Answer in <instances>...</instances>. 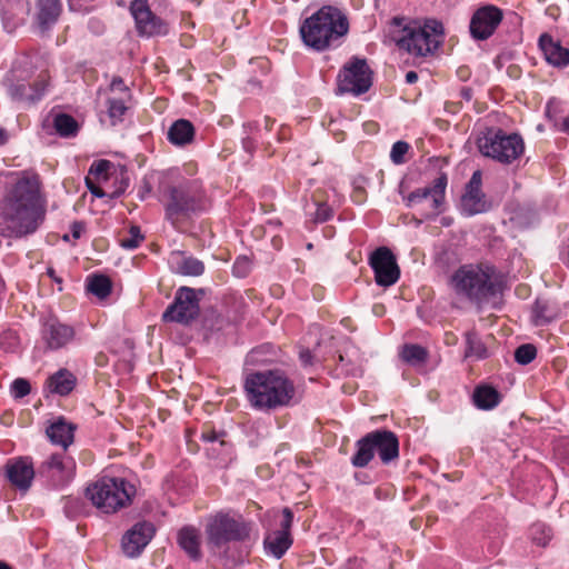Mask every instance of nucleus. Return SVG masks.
Returning <instances> with one entry per match:
<instances>
[{"mask_svg":"<svg viewBox=\"0 0 569 569\" xmlns=\"http://www.w3.org/2000/svg\"><path fill=\"white\" fill-rule=\"evenodd\" d=\"M473 403L481 410H491L500 402V393L490 386L477 387L473 391Z\"/></svg>","mask_w":569,"mask_h":569,"instance_id":"c85d7f7f","label":"nucleus"},{"mask_svg":"<svg viewBox=\"0 0 569 569\" xmlns=\"http://www.w3.org/2000/svg\"><path fill=\"white\" fill-rule=\"evenodd\" d=\"M111 281L107 276L93 274L88 278L87 289L100 299L108 297L111 292Z\"/></svg>","mask_w":569,"mask_h":569,"instance_id":"c9c22d12","label":"nucleus"},{"mask_svg":"<svg viewBox=\"0 0 569 569\" xmlns=\"http://www.w3.org/2000/svg\"><path fill=\"white\" fill-rule=\"evenodd\" d=\"M529 536L535 545L546 547L552 538V530L543 522H536L530 527Z\"/></svg>","mask_w":569,"mask_h":569,"instance_id":"58836bf2","label":"nucleus"},{"mask_svg":"<svg viewBox=\"0 0 569 569\" xmlns=\"http://www.w3.org/2000/svg\"><path fill=\"white\" fill-rule=\"evenodd\" d=\"M537 356V348L531 343L519 346L515 351V360L519 365H529Z\"/></svg>","mask_w":569,"mask_h":569,"instance_id":"79ce46f5","label":"nucleus"},{"mask_svg":"<svg viewBox=\"0 0 569 569\" xmlns=\"http://www.w3.org/2000/svg\"><path fill=\"white\" fill-rule=\"evenodd\" d=\"M82 226L78 222H74L73 226H72V236L74 238H80L81 236V232H82Z\"/></svg>","mask_w":569,"mask_h":569,"instance_id":"13d9d810","label":"nucleus"},{"mask_svg":"<svg viewBox=\"0 0 569 569\" xmlns=\"http://www.w3.org/2000/svg\"><path fill=\"white\" fill-rule=\"evenodd\" d=\"M400 356L407 363L417 366L427 360L428 352L419 345H405Z\"/></svg>","mask_w":569,"mask_h":569,"instance_id":"4c0bfd02","label":"nucleus"},{"mask_svg":"<svg viewBox=\"0 0 569 569\" xmlns=\"http://www.w3.org/2000/svg\"><path fill=\"white\" fill-rule=\"evenodd\" d=\"M178 272L183 276H200L204 271V264L202 261L188 257L183 258L179 263L177 268Z\"/></svg>","mask_w":569,"mask_h":569,"instance_id":"ea45409f","label":"nucleus"},{"mask_svg":"<svg viewBox=\"0 0 569 569\" xmlns=\"http://www.w3.org/2000/svg\"><path fill=\"white\" fill-rule=\"evenodd\" d=\"M37 21L41 29H48L58 21L61 13L60 0H38Z\"/></svg>","mask_w":569,"mask_h":569,"instance_id":"b1692460","label":"nucleus"},{"mask_svg":"<svg viewBox=\"0 0 569 569\" xmlns=\"http://www.w3.org/2000/svg\"><path fill=\"white\" fill-rule=\"evenodd\" d=\"M154 526L148 521L134 523L122 537L121 549L129 558L141 555L154 535Z\"/></svg>","mask_w":569,"mask_h":569,"instance_id":"f3484780","label":"nucleus"},{"mask_svg":"<svg viewBox=\"0 0 569 569\" xmlns=\"http://www.w3.org/2000/svg\"><path fill=\"white\" fill-rule=\"evenodd\" d=\"M178 543L191 559L198 560L201 558L200 537L196 528H182L178 533Z\"/></svg>","mask_w":569,"mask_h":569,"instance_id":"a878e982","label":"nucleus"},{"mask_svg":"<svg viewBox=\"0 0 569 569\" xmlns=\"http://www.w3.org/2000/svg\"><path fill=\"white\" fill-rule=\"evenodd\" d=\"M76 473V462L66 452L52 453L39 467V475L47 478L53 486L69 483Z\"/></svg>","mask_w":569,"mask_h":569,"instance_id":"ddd939ff","label":"nucleus"},{"mask_svg":"<svg viewBox=\"0 0 569 569\" xmlns=\"http://www.w3.org/2000/svg\"><path fill=\"white\" fill-rule=\"evenodd\" d=\"M370 267L375 272V280L381 287H390L400 277V269L392 251L387 247L376 249L369 259Z\"/></svg>","mask_w":569,"mask_h":569,"instance_id":"4468645a","label":"nucleus"},{"mask_svg":"<svg viewBox=\"0 0 569 569\" xmlns=\"http://www.w3.org/2000/svg\"><path fill=\"white\" fill-rule=\"evenodd\" d=\"M63 509L67 517L77 518L84 513L86 503L81 498L69 496L64 498Z\"/></svg>","mask_w":569,"mask_h":569,"instance_id":"a19ab883","label":"nucleus"},{"mask_svg":"<svg viewBox=\"0 0 569 569\" xmlns=\"http://www.w3.org/2000/svg\"><path fill=\"white\" fill-rule=\"evenodd\" d=\"M42 218L39 179L23 173L0 201L1 232L6 237H23L34 232Z\"/></svg>","mask_w":569,"mask_h":569,"instance_id":"f257e3e1","label":"nucleus"},{"mask_svg":"<svg viewBox=\"0 0 569 569\" xmlns=\"http://www.w3.org/2000/svg\"><path fill=\"white\" fill-rule=\"evenodd\" d=\"M418 80V73L416 71H408L406 74V82L409 84H412L417 82Z\"/></svg>","mask_w":569,"mask_h":569,"instance_id":"4d7b16f0","label":"nucleus"},{"mask_svg":"<svg viewBox=\"0 0 569 569\" xmlns=\"http://www.w3.org/2000/svg\"><path fill=\"white\" fill-rule=\"evenodd\" d=\"M76 386V377L67 369H60L48 379V388L51 392L67 396Z\"/></svg>","mask_w":569,"mask_h":569,"instance_id":"bb28decb","label":"nucleus"},{"mask_svg":"<svg viewBox=\"0 0 569 569\" xmlns=\"http://www.w3.org/2000/svg\"><path fill=\"white\" fill-rule=\"evenodd\" d=\"M208 207L209 201L201 188L196 182H183L168 190L166 219L174 229H180L182 223L204 212Z\"/></svg>","mask_w":569,"mask_h":569,"instance_id":"39448f33","label":"nucleus"},{"mask_svg":"<svg viewBox=\"0 0 569 569\" xmlns=\"http://www.w3.org/2000/svg\"><path fill=\"white\" fill-rule=\"evenodd\" d=\"M357 451L351 458V463L357 468H363L373 459L375 453L371 447L369 433L356 442Z\"/></svg>","mask_w":569,"mask_h":569,"instance_id":"473e14b6","label":"nucleus"},{"mask_svg":"<svg viewBox=\"0 0 569 569\" xmlns=\"http://www.w3.org/2000/svg\"><path fill=\"white\" fill-rule=\"evenodd\" d=\"M282 521L280 523L281 529L279 531H286L287 533H290V529L293 522V513L290 510V508L286 507L282 510Z\"/></svg>","mask_w":569,"mask_h":569,"instance_id":"3c124183","label":"nucleus"},{"mask_svg":"<svg viewBox=\"0 0 569 569\" xmlns=\"http://www.w3.org/2000/svg\"><path fill=\"white\" fill-rule=\"evenodd\" d=\"M47 273H48V276H49L51 279H53L56 282H58V283H60V282H61V279H60V278H58V277L56 276V272H54L53 268H48Z\"/></svg>","mask_w":569,"mask_h":569,"instance_id":"680f3d73","label":"nucleus"},{"mask_svg":"<svg viewBox=\"0 0 569 569\" xmlns=\"http://www.w3.org/2000/svg\"><path fill=\"white\" fill-rule=\"evenodd\" d=\"M467 191L482 192L481 191V172L475 171L467 184Z\"/></svg>","mask_w":569,"mask_h":569,"instance_id":"603ef678","label":"nucleus"},{"mask_svg":"<svg viewBox=\"0 0 569 569\" xmlns=\"http://www.w3.org/2000/svg\"><path fill=\"white\" fill-rule=\"evenodd\" d=\"M410 146L406 141H397L393 143L390 152V159L395 164L405 162V154L408 152Z\"/></svg>","mask_w":569,"mask_h":569,"instance_id":"c03bdc74","label":"nucleus"},{"mask_svg":"<svg viewBox=\"0 0 569 569\" xmlns=\"http://www.w3.org/2000/svg\"><path fill=\"white\" fill-rule=\"evenodd\" d=\"M53 127L57 133L63 138L74 137L79 130L77 120L67 113H58L53 118Z\"/></svg>","mask_w":569,"mask_h":569,"instance_id":"72a5a7b5","label":"nucleus"},{"mask_svg":"<svg viewBox=\"0 0 569 569\" xmlns=\"http://www.w3.org/2000/svg\"><path fill=\"white\" fill-rule=\"evenodd\" d=\"M111 91H119V97L130 98L129 88L124 84L120 77H114L110 83Z\"/></svg>","mask_w":569,"mask_h":569,"instance_id":"09e8293b","label":"nucleus"},{"mask_svg":"<svg viewBox=\"0 0 569 569\" xmlns=\"http://www.w3.org/2000/svg\"><path fill=\"white\" fill-rule=\"evenodd\" d=\"M167 137L172 144L184 146L192 141L194 127L189 120L179 119L170 126Z\"/></svg>","mask_w":569,"mask_h":569,"instance_id":"393cba45","label":"nucleus"},{"mask_svg":"<svg viewBox=\"0 0 569 569\" xmlns=\"http://www.w3.org/2000/svg\"><path fill=\"white\" fill-rule=\"evenodd\" d=\"M130 12L140 36L153 37L168 32L167 23L150 10L148 0H133Z\"/></svg>","mask_w":569,"mask_h":569,"instance_id":"2eb2a0df","label":"nucleus"},{"mask_svg":"<svg viewBox=\"0 0 569 569\" xmlns=\"http://www.w3.org/2000/svg\"><path fill=\"white\" fill-rule=\"evenodd\" d=\"M502 11L496 6L487 4L478 8L470 20V34L476 40L490 38L502 20Z\"/></svg>","mask_w":569,"mask_h":569,"instance_id":"dca6fc26","label":"nucleus"},{"mask_svg":"<svg viewBox=\"0 0 569 569\" xmlns=\"http://www.w3.org/2000/svg\"><path fill=\"white\" fill-rule=\"evenodd\" d=\"M208 542L213 547H222L230 541H241L249 536L248 526L240 519L227 513L212 517L206 529Z\"/></svg>","mask_w":569,"mask_h":569,"instance_id":"9d476101","label":"nucleus"},{"mask_svg":"<svg viewBox=\"0 0 569 569\" xmlns=\"http://www.w3.org/2000/svg\"><path fill=\"white\" fill-rule=\"evenodd\" d=\"M201 437L207 442H214L219 440V435L214 430L204 431Z\"/></svg>","mask_w":569,"mask_h":569,"instance_id":"864d4df0","label":"nucleus"},{"mask_svg":"<svg viewBox=\"0 0 569 569\" xmlns=\"http://www.w3.org/2000/svg\"><path fill=\"white\" fill-rule=\"evenodd\" d=\"M339 361L342 363L345 361V357L342 355L339 356Z\"/></svg>","mask_w":569,"mask_h":569,"instance_id":"69168bd1","label":"nucleus"},{"mask_svg":"<svg viewBox=\"0 0 569 569\" xmlns=\"http://www.w3.org/2000/svg\"><path fill=\"white\" fill-rule=\"evenodd\" d=\"M73 327L60 322L56 318L48 319L41 329V336L50 350H58L66 347L74 338Z\"/></svg>","mask_w":569,"mask_h":569,"instance_id":"6ab92c4d","label":"nucleus"},{"mask_svg":"<svg viewBox=\"0 0 569 569\" xmlns=\"http://www.w3.org/2000/svg\"><path fill=\"white\" fill-rule=\"evenodd\" d=\"M565 112V103L560 100L552 98L549 100L546 107V116L555 122V126L558 127L561 131H569V117L563 116Z\"/></svg>","mask_w":569,"mask_h":569,"instance_id":"2f4dec72","label":"nucleus"},{"mask_svg":"<svg viewBox=\"0 0 569 569\" xmlns=\"http://www.w3.org/2000/svg\"><path fill=\"white\" fill-rule=\"evenodd\" d=\"M87 183H88V188L90 189V191L93 196L99 197V198L107 196V192L103 191L101 188L92 187L88 179H87Z\"/></svg>","mask_w":569,"mask_h":569,"instance_id":"6e6d98bb","label":"nucleus"},{"mask_svg":"<svg viewBox=\"0 0 569 569\" xmlns=\"http://www.w3.org/2000/svg\"><path fill=\"white\" fill-rule=\"evenodd\" d=\"M127 186H128L127 183H126V184H123L121 188H119V189L114 190V191H113V192H111L109 196H110L111 198H116V197L121 196V194L124 192V189H126V187H127Z\"/></svg>","mask_w":569,"mask_h":569,"instance_id":"bf43d9fd","label":"nucleus"},{"mask_svg":"<svg viewBox=\"0 0 569 569\" xmlns=\"http://www.w3.org/2000/svg\"><path fill=\"white\" fill-rule=\"evenodd\" d=\"M539 47L548 63L555 67H563L569 63V49L561 47L559 41L547 33L539 38Z\"/></svg>","mask_w":569,"mask_h":569,"instance_id":"4be33fe9","label":"nucleus"},{"mask_svg":"<svg viewBox=\"0 0 569 569\" xmlns=\"http://www.w3.org/2000/svg\"><path fill=\"white\" fill-rule=\"evenodd\" d=\"M449 284L458 298L478 307L496 298L501 290L496 268L482 263L459 267L450 277Z\"/></svg>","mask_w":569,"mask_h":569,"instance_id":"7ed1b4c3","label":"nucleus"},{"mask_svg":"<svg viewBox=\"0 0 569 569\" xmlns=\"http://www.w3.org/2000/svg\"><path fill=\"white\" fill-rule=\"evenodd\" d=\"M395 41L400 49L416 56L433 52L443 41V26L437 20H428L423 24L411 22L405 26Z\"/></svg>","mask_w":569,"mask_h":569,"instance_id":"0eeeda50","label":"nucleus"},{"mask_svg":"<svg viewBox=\"0 0 569 569\" xmlns=\"http://www.w3.org/2000/svg\"><path fill=\"white\" fill-rule=\"evenodd\" d=\"M74 430L73 423L59 417L49 425L46 432L53 445L61 446L66 450L73 442Z\"/></svg>","mask_w":569,"mask_h":569,"instance_id":"5701e85b","label":"nucleus"},{"mask_svg":"<svg viewBox=\"0 0 569 569\" xmlns=\"http://www.w3.org/2000/svg\"><path fill=\"white\" fill-rule=\"evenodd\" d=\"M348 30L347 17L336 7L323 6L303 21L300 34L306 46L325 51L339 46Z\"/></svg>","mask_w":569,"mask_h":569,"instance_id":"20e7f679","label":"nucleus"},{"mask_svg":"<svg viewBox=\"0 0 569 569\" xmlns=\"http://www.w3.org/2000/svg\"><path fill=\"white\" fill-rule=\"evenodd\" d=\"M136 488L124 478L102 477L87 488V497L103 513H114L129 506Z\"/></svg>","mask_w":569,"mask_h":569,"instance_id":"423d86ee","label":"nucleus"},{"mask_svg":"<svg viewBox=\"0 0 569 569\" xmlns=\"http://www.w3.org/2000/svg\"><path fill=\"white\" fill-rule=\"evenodd\" d=\"M244 391L253 408L270 411L288 406L296 389L283 372L266 370L249 373L244 380Z\"/></svg>","mask_w":569,"mask_h":569,"instance_id":"f03ea898","label":"nucleus"},{"mask_svg":"<svg viewBox=\"0 0 569 569\" xmlns=\"http://www.w3.org/2000/svg\"><path fill=\"white\" fill-rule=\"evenodd\" d=\"M372 84V71L365 59L353 57L338 74V92L360 96Z\"/></svg>","mask_w":569,"mask_h":569,"instance_id":"9b49d317","label":"nucleus"},{"mask_svg":"<svg viewBox=\"0 0 569 569\" xmlns=\"http://www.w3.org/2000/svg\"><path fill=\"white\" fill-rule=\"evenodd\" d=\"M332 216L331 208L326 203H320L317 207L315 219L317 222H325Z\"/></svg>","mask_w":569,"mask_h":569,"instance_id":"8fccbe9b","label":"nucleus"},{"mask_svg":"<svg viewBox=\"0 0 569 569\" xmlns=\"http://www.w3.org/2000/svg\"><path fill=\"white\" fill-rule=\"evenodd\" d=\"M7 140L6 131L0 128V146L3 144Z\"/></svg>","mask_w":569,"mask_h":569,"instance_id":"e2e57ef3","label":"nucleus"},{"mask_svg":"<svg viewBox=\"0 0 569 569\" xmlns=\"http://www.w3.org/2000/svg\"><path fill=\"white\" fill-rule=\"evenodd\" d=\"M292 545L290 533L286 531H274L264 539V547L270 555L280 559Z\"/></svg>","mask_w":569,"mask_h":569,"instance_id":"cd10ccee","label":"nucleus"},{"mask_svg":"<svg viewBox=\"0 0 569 569\" xmlns=\"http://www.w3.org/2000/svg\"><path fill=\"white\" fill-rule=\"evenodd\" d=\"M14 80L16 77L12 73V76L8 78V92L12 99L19 101L34 102L43 96L47 88L44 79L36 80L32 83L26 82L24 80Z\"/></svg>","mask_w":569,"mask_h":569,"instance_id":"412c9836","label":"nucleus"},{"mask_svg":"<svg viewBox=\"0 0 569 569\" xmlns=\"http://www.w3.org/2000/svg\"><path fill=\"white\" fill-rule=\"evenodd\" d=\"M373 453L377 452L383 465H389L399 457V440L397 436L386 429L369 432Z\"/></svg>","mask_w":569,"mask_h":569,"instance_id":"aec40b11","label":"nucleus"},{"mask_svg":"<svg viewBox=\"0 0 569 569\" xmlns=\"http://www.w3.org/2000/svg\"><path fill=\"white\" fill-rule=\"evenodd\" d=\"M461 210L468 217L486 212L488 204L485 194L482 192L466 191L461 198Z\"/></svg>","mask_w":569,"mask_h":569,"instance_id":"7c9ffc66","label":"nucleus"},{"mask_svg":"<svg viewBox=\"0 0 569 569\" xmlns=\"http://www.w3.org/2000/svg\"><path fill=\"white\" fill-rule=\"evenodd\" d=\"M6 477L19 490L27 491L34 478V468L29 457L13 458L6 463Z\"/></svg>","mask_w":569,"mask_h":569,"instance_id":"a211bd4d","label":"nucleus"},{"mask_svg":"<svg viewBox=\"0 0 569 569\" xmlns=\"http://www.w3.org/2000/svg\"><path fill=\"white\" fill-rule=\"evenodd\" d=\"M250 271V260L247 257L237 258L232 272L238 278H244Z\"/></svg>","mask_w":569,"mask_h":569,"instance_id":"49530a36","label":"nucleus"},{"mask_svg":"<svg viewBox=\"0 0 569 569\" xmlns=\"http://www.w3.org/2000/svg\"><path fill=\"white\" fill-rule=\"evenodd\" d=\"M393 21H395V23H397L398 26H400V20H399V19H397V18H396Z\"/></svg>","mask_w":569,"mask_h":569,"instance_id":"774afa93","label":"nucleus"},{"mask_svg":"<svg viewBox=\"0 0 569 569\" xmlns=\"http://www.w3.org/2000/svg\"><path fill=\"white\" fill-rule=\"evenodd\" d=\"M466 358L480 360L488 357V350L476 332L470 331L466 333Z\"/></svg>","mask_w":569,"mask_h":569,"instance_id":"f704fd0d","label":"nucleus"},{"mask_svg":"<svg viewBox=\"0 0 569 569\" xmlns=\"http://www.w3.org/2000/svg\"><path fill=\"white\" fill-rule=\"evenodd\" d=\"M477 144L482 156L505 164L518 159L525 150L523 140L519 134H507L501 129H489L478 139Z\"/></svg>","mask_w":569,"mask_h":569,"instance_id":"1a4fd4ad","label":"nucleus"},{"mask_svg":"<svg viewBox=\"0 0 569 569\" xmlns=\"http://www.w3.org/2000/svg\"><path fill=\"white\" fill-rule=\"evenodd\" d=\"M461 96L466 99V100H470L472 98V91L471 89L469 88H463L461 90Z\"/></svg>","mask_w":569,"mask_h":569,"instance_id":"052dcab7","label":"nucleus"},{"mask_svg":"<svg viewBox=\"0 0 569 569\" xmlns=\"http://www.w3.org/2000/svg\"><path fill=\"white\" fill-rule=\"evenodd\" d=\"M31 386L27 379L18 378L11 385V392L14 398H23L30 393Z\"/></svg>","mask_w":569,"mask_h":569,"instance_id":"a18cd8bd","label":"nucleus"},{"mask_svg":"<svg viewBox=\"0 0 569 569\" xmlns=\"http://www.w3.org/2000/svg\"><path fill=\"white\" fill-rule=\"evenodd\" d=\"M0 569H11L8 565H6L4 562L0 561Z\"/></svg>","mask_w":569,"mask_h":569,"instance_id":"0e129e2a","label":"nucleus"},{"mask_svg":"<svg viewBox=\"0 0 569 569\" xmlns=\"http://www.w3.org/2000/svg\"><path fill=\"white\" fill-rule=\"evenodd\" d=\"M143 239L144 237L141 233L140 227L131 226L129 229V236L120 239V246L123 249L132 250L138 248Z\"/></svg>","mask_w":569,"mask_h":569,"instance_id":"37998d69","label":"nucleus"},{"mask_svg":"<svg viewBox=\"0 0 569 569\" xmlns=\"http://www.w3.org/2000/svg\"><path fill=\"white\" fill-rule=\"evenodd\" d=\"M110 167L111 162L109 160L94 161L89 169V173L96 176L97 178H106Z\"/></svg>","mask_w":569,"mask_h":569,"instance_id":"de8ad7c7","label":"nucleus"},{"mask_svg":"<svg viewBox=\"0 0 569 569\" xmlns=\"http://www.w3.org/2000/svg\"><path fill=\"white\" fill-rule=\"evenodd\" d=\"M558 310L556 306L548 300L537 299L531 312V320L535 326H545L556 319Z\"/></svg>","mask_w":569,"mask_h":569,"instance_id":"c756f323","label":"nucleus"},{"mask_svg":"<svg viewBox=\"0 0 569 569\" xmlns=\"http://www.w3.org/2000/svg\"><path fill=\"white\" fill-rule=\"evenodd\" d=\"M300 360L305 366L311 365L312 355L309 350H302L300 352Z\"/></svg>","mask_w":569,"mask_h":569,"instance_id":"5fc2aeb1","label":"nucleus"},{"mask_svg":"<svg viewBox=\"0 0 569 569\" xmlns=\"http://www.w3.org/2000/svg\"><path fill=\"white\" fill-rule=\"evenodd\" d=\"M266 122H267V124H266L267 129H270L271 126L269 124V119H266Z\"/></svg>","mask_w":569,"mask_h":569,"instance_id":"338daca9","label":"nucleus"},{"mask_svg":"<svg viewBox=\"0 0 569 569\" xmlns=\"http://www.w3.org/2000/svg\"><path fill=\"white\" fill-rule=\"evenodd\" d=\"M199 298L196 290L181 287L177 290L173 302L163 312L162 320L188 325L199 316Z\"/></svg>","mask_w":569,"mask_h":569,"instance_id":"f8f14e48","label":"nucleus"},{"mask_svg":"<svg viewBox=\"0 0 569 569\" xmlns=\"http://www.w3.org/2000/svg\"><path fill=\"white\" fill-rule=\"evenodd\" d=\"M130 98L124 97H111L107 100L108 107V116L110 118L111 124L116 126L117 123L123 120V116L128 110L127 101Z\"/></svg>","mask_w":569,"mask_h":569,"instance_id":"e433bc0d","label":"nucleus"},{"mask_svg":"<svg viewBox=\"0 0 569 569\" xmlns=\"http://www.w3.org/2000/svg\"><path fill=\"white\" fill-rule=\"evenodd\" d=\"M448 179L446 173L437 177L430 186L418 188L406 198V206L423 219H433L445 211L446 188Z\"/></svg>","mask_w":569,"mask_h":569,"instance_id":"6e6552de","label":"nucleus"}]
</instances>
